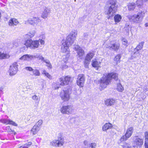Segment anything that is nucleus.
Returning a JSON list of instances; mask_svg holds the SVG:
<instances>
[{
    "instance_id": "f257e3e1",
    "label": "nucleus",
    "mask_w": 148,
    "mask_h": 148,
    "mask_svg": "<svg viewBox=\"0 0 148 148\" xmlns=\"http://www.w3.org/2000/svg\"><path fill=\"white\" fill-rule=\"evenodd\" d=\"M77 34V32L75 30H72L66 37V40H63L62 41L61 45V52L67 54L66 58H64L63 60L66 62L69 56V46L73 44L76 39Z\"/></svg>"
},
{
    "instance_id": "ddd939ff",
    "label": "nucleus",
    "mask_w": 148,
    "mask_h": 148,
    "mask_svg": "<svg viewBox=\"0 0 148 148\" xmlns=\"http://www.w3.org/2000/svg\"><path fill=\"white\" fill-rule=\"evenodd\" d=\"M110 42H109L108 45L106 46L107 48H109L110 49L113 50L115 51H117L119 49L120 47V44L118 42H116L110 45Z\"/></svg>"
},
{
    "instance_id": "de8ad7c7",
    "label": "nucleus",
    "mask_w": 148,
    "mask_h": 148,
    "mask_svg": "<svg viewBox=\"0 0 148 148\" xmlns=\"http://www.w3.org/2000/svg\"><path fill=\"white\" fill-rule=\"evenodd\" d=\"M123 148H131V146L126 143H125L124 145H123Z\"/></svg>"
},
{
    "instance_id": "39448f33",
    "label": "nucleus",
    "mask_w": 148,
    "mask_h": 148,
    "mask_svg": "<svg viewBox=\"0 0 148 148\" xmlns=\"http://www.w3.org/2000/svg\"><path fill=\"white\" fill-rule=\"evenodd\" d=\"M60 112L63 114H70L74 111L73 107L70 105L63 106L60 109Z\"/></svg>"
},
{
    "instance_id": "a19ab883",
    "label": "nucleus",
    "mask_w": 148,
    "mask_h": 148,
    "mask_svg": "<svg viewBox=\"0 0 148 148\" xmlns=\"http://www.w3.org/2000/svg\"><path fill=\"white\" fill-rule=\"evenodd\" d=\"M35 58H38L39 60H41L42 61H44V58L42 56L39 55H34Z\"/></svg>"
},
{
    "instance_id": "4d7b16f0",
    "label": "nucleus",
    "mask_w": 148,
    "mask_h": 148,
    "mask_svg": "<svg viewBox=\"0 0 148 148\" xmlns=\"http://www.w3.org/2000/svg\"><path fill=\"white\" fill-rule=\"evenodd\" d=\"M40 42L41 45H44L45 43L44 41L42 40H40Z\"/></svg>"
},
{
    "instance_id": "f8f14e48",
    "label": "nucleus",
    "mask_w": 148,
    "mask_h": 148,
    "mask_svg": "<svg viewBox=\"0 0 148 148\" xmlns=\"http://www.w3.org/2000/svg\"><path fill=\"white\" fill-rule=\"evenodd\" d=\"M85 80L84 75L83 74H79L78 75L77 80V84L80 87L83 86Z\"/></svg>"
},
{
    "instance_id": "412c9836",
    "label": "nucleus",
    "mask_w": 148,
    "mask_h": 148,
    "mask_svg": "<svg viewBox=\"0 0 148 148\" xmlns=\"http://www.w3.org/2000/svg\"><path fill=\"white\" fill-rule=\"evenodd\" d=\"M115 100L113 99H108L105 101V104L107 106H111L115 102Z\"/></svg>"
},
{
    "instance_id": "69168bd1",
    "label": "nucleus",
    "mask_w": 148,
    "mask_h": 148,
    "mask_svg": "<svg viewBox=\"0 0 148 148\" xmlns=\"http://www.w3.org/2000/svg\"><path fill=\"white\" fill-rule=\"evenodd\" d=\"M75 1H76V0H74Z\"/></svg>"
},
{
    "instance_id": "e2e57ef3",
    "label": "nucleus",
    "mask_w": 148,
    "mask_h": 148,
    "mask_svg": "<svg viewBox=\"0 0 148 148\" xmlns=\"http://www.w3.org/2000/svg\"><path fill=\"white\" fill-rule=\"evenodd\" d=\"M12 131V132H14V130H11Z\"/></svg>"
},
{
    "instance_id": "393cba45",
    "label": "nucleus",
    "mask_w": 148,
    "mask_h": 148,
    "mask_svg": "<svg viewBox=\"0 0 148 148\" xmlns=\"http://www.w3.org/2000/svg\"><path fill=\"white\" fill-rule=\"evenodd\" d=\"M40 127L38 126L37 125H35L31 130V132H32L33 135L36 134L37 132L40 130Z\"/></svg>"
},
{
    "instance_id": "680f3d73",
    "label": "nucleus",
    "mask_w": 148,
    "mask_h": 148,
    "mask_svg": "<svg viewBox=\"0 0 148 148\" xmlns=\"http://www.w3.org/2000/svg\"><path fill=\"white\" fill-rule=\"evenodd\" d=\"M19 148H25L24 147V146L23 145L22 146H20Z\"/></svg>"
},
{
    "instance_id": "5701e85b",
    "label": "nucleus",
    "mask_w": 148,
    "mask_h": 148,
    "mask_svg": "<svg viewBox=\"0 0 148 148\" xmlns=\"http://www.w3.org/2000/svg\"><path fill=\"white\" fill-rule=\"evenodd\" d=\"M112 125L110 123H106L102 127V130L103 131H106L109 129L112 128Z\"/></svg>"
},
{
    "instance_id": "423d86ee",
    "label": "nucleus",
    "mask_w": 148,
    "mask_h": 148,
    "mask_svg": "<svg viewBox=\"0 0 148 148\" xmlns=\"http://www.w3.org/2000/svg\"><path fill=\"white\" fill-rule=\"evenodd\" d=\"M134 131V128L133 127H130L128 128L125 134L123 136L120 138V140L121 142L126 140L132 135Z\"/></svg>"
},
{
    "instance_id": "8fccbe9b",
    "label": "nucleus",
    "mask_w": 148,
    "mask_h": 148,
    "mask_svg": "<svg viewBox=\"0 0 148 148\" xmlns=\"http://www.w3.org/2000/svg\"><path fill=\"white\" fill-rule=\"evenodd\" d=\"M24 69L30 71H32L33 69L31 67H26Z\"/></svg>"
},
{
    "instance_id": "c03bdc74",
    "label": "nucleus",
    "mask_w": 148,
    "mask_h": 148,
    "mask_svg": "<svg viewBox=\"0 0 148 148\" xmlns=\"http://www.w3.org/2000/svg\"><path fill=\"white\" fill-rule=\"evenodd\" d=\"M8 124L11 125L15 126H17V124L16 123L10 120H9Z\"/></svg>"
},
{
    "instance_id": "864d4df0",
    "label": "nucleus",
    "mask_w": 148,
    "mask_h": 148,
    "mask_svg": "<svg viewBox=\"0 0 148 148\" xmlns=\"http://www.w3.org/2000/svg\"><path fill=\"white\" fill-rule=\"evenodd\" d=\"M68 67V66L67 65L64 64L62 66V69L64 70L67 69Z\"/></svg>"
},
{
    "instance_id": "58836bf2",
    "label": "nucleus",
    "mask_w": 148,
    "mask_h": 148,
    "mask_svg": "<svg viewBox=\"0 0 148 148\" xmlns=\"http://www.w3.org/2000/svg\"><path fill=\"white\" fill-rule=\"evenodd\" d=\"M96 144L95 143H89L88 146V148H95L96 146Z\"/></svg>"
},
{
    "instance_id": "7c9ffc66",
    "label": "nucleus",
    "mask_w": 148,
    "mask_h": 148,
    "mask_svg": "<svg viewBox=\"0 0 148 148\" xmlns=\"http://www.w3.org/2000/svg\"><path fill=\"white\" fill-rule=\"evenodd\" d=\"M31 75L35 77L39 76L40 75L39 71L37 69H33L32 71V74Z\"/></svg>"
},
{
    "instance_id": "473e14b6",
    "label": "nucleus",
    "mask_w": 148,
    "mask_h": 148,
    "mask_svg": "<svg viewBox=\"0 0 148 148\" xmlns=\"http://www.w3.org/2000/svg\"><path fill=\"white\" fill-rule=\"evenodd\" d=\"M121 54H118L114 58V60L116 62L117 64L120 62V59L121 58Z\"/></svg>"
},
{
    "instance_id": "4c0bfd02",
    "label": "nucleus",
    "mask_w": 148,
    "mask_h": 148,
    "mask_svg": "<svg viewBox=\"0 0 148 148\" xmlns=\"http://www.w3.org/2000/svg\"><path fill=\"white\" fill-rule=\"evenodd\" d=\"M32 99L35 101H39L40 100V97L37 95H33L32 96Z\"/></svg>"
},
{
    "instance_id": "37998d69",
    "label": "nucleus",
    "mask_w": 148,
    "mask_h": 148,
    "mask_svg": "<svg viewBox=\"0 0 148 148\" xmlns=\"http://www.w3.org/2000/svg\"><path fill=\"white\" fill-rule=\"evenodd\" d=\"M122 43L123 45H124L125 47L127 46V40L125 39H123L122 40Z\"/></svg>"
},
{
    "instance_id": "09e8293b",
    "label": "nucleus",
    "mask_w": 148,
    "mask_h": 148,
    "mask_svg": "<svg viewBox=\"0 0 148 148\" xmlns=\"http://www.w3.org/2000/svg\"><path fill=\"white\" fill-rule=\"evenodd\" d=\"M145 142L146 143L147 142H148V132H146L145 133Z\"/></svg>"
},
{
    "instance_id": "0e129e2a",
    "label": "nucleus",
    "mask_w": 148,
    "mask_h": 148,
    "mask_svg": "<svg viewBox=\"0 0 148 148\" xmlns=\"http://www.w3.org/2000/svg\"><path fill=\"white\" fill-rule=\"evenodd\" d=\"M8 128H9V127H9V126H8Z\"/></svg>"
},
{
    "instance_id": "9b49d317",
    "label": "nucleus",
    "mask_w": 148,
    "mask_h": 148,
    "mask_svg": "<svg viewBox=\"0 0 148 148\" xmlns=\"http://www.w3.org/2000/svg\"><path fill=\"white\" fill-rule=\"evenodd\" d=\"M60 96L62 100L64 101H68L70 99V95L68 90H63L60 94Z\"/></svg>"
},
{
    "instance_id": "72a5a7b5",
    "label": "nucleus",
    "mask_w": 148,
    "mask_h": 148,
    "mask_svg": "<svg viewBox=\"0 0 148 148\" xmlns=\"http://www.w3.org/2000/svg\"><path fill=\"white\" fill-rule=\"evenodd\" d=\"M42 73L44 74L48 78L50 79H51L52 76L49 74L45 70H44L42 72Z\"/></svg>"
},
{
    "instance_id": "b1692460",
    "label": "nucleus",
    "mask_w": 148,
    "mask_h": 148,
    "mask_svg": "<svg viewBox=\"0 0 148 148\" xmlns=\"http://www.w3.org/2000/svg\"><path fill=\"white\" fill-rule=\"evenodd\" d=\"M31 49H35L38 48L39 46V41L38 40L32 41V40Z\"/></svg>"
},
{
    "instance_id": "5fc2aeb1",
    "label": "nucleus",
    "mask_w": 148,
    "mask_h": 148,
    "mask_svg": "<svg viewBox=\"0 0 148 148\" xmlns=\"http://www.w3.org/2000/svg\"><path fill=\"white\" fill-rule=\"evenodd\" d=\"M28 48L27 46L24 45L21 47V49L23 50H26Z\"/></svg>"
},
{
    "instance_id": "e433bc0d",
    "label": "nucleus",
    "mask_w": 148,
    "mask_h": 148,
    "mask_svg": "<svg viewBox=\"0 0 148 148\" xmlns=\"http://www.w3.org/2000/svg\"><path fill=\"white\" fill-rule=\"evenodd\" d=\"M136 4L138 7L140 8L143 5V0H137L136 1Z\"/></svg>"
},
{
    "instance_id": "bb28decb",
    "label": "nucleus",
    "mask_w": 148,
    "mask_h": 148,
    "mask_svg": "<svg viewBox=\"0 0 148 148\" xmlns=\"http://www.w3.org/2000/svg\"><path fill=\"white\" fill-rule=\"evenodd\" d=\"M10 57V56L8 54H5L0 51V59H3L8 58Z\"/></svg>"
},
{
    "instance_id": "f3484780",
    "label": "nucleus",
    "mask_w": 148,
    "mask_h": 148,
    "mask_svg": "<svg viewBox=\"0 0 148 148\" xmlns=\"http://www.w3.org/2000/svg\"><path fill=\"white\" fill-rule=\"evenodd\" d=\"M34 58H35L34 56L30 54H25L21 57L19 59L22 60L29 61Z\"/></svg>"
},
{
    "instance_id": "13d9d810",
    "label": "nucleus",
    "mask_w": 148,
    "mask_h": 148,
    "mask_svg": "<svg viewBox=\"0 0 148 148\" xmlns=\"http://www.w3.org/2000/svg\"><path fill=\"white\" fill-rule=\"evenodd\" d=\"M145 148H148V142H147L146 143L145 142Z\"/></svg>"
},
{
    "instance_id": "f704fd0d",
    "label": "nucleus",
    "mask_w": 148,
    "mask_h": 148,
    "mask_svg": "<svg viewBox=\"0 0 148 148\" xmlns=\"http://www.w3.org/2000/svg\"><path fill=\"white\" fill-rule=\"evenodd\" d=\"M10 119H1L0 120V122L6 125L8 124Z\"/></svg>"
},
{
    "instance_id": "0eeeda50",
    "label": "nucleus",
    "mask_w": 148,
    "mask_h": 148,
    "mask_svg": "<svg viewBox=\"0 0 148 148\" xmlns=\"http://www.w3.org/2000/svg\"><path fill=\"white\" fill-rule=\"evenodd\" d=\"M18 65L17 62H14L10 67L8 72L10 76H13L16 75L18 70Z\"/></svg>"
},
{
    "instance_id": "cd10ccee",
    "label": "nucleus",
    "mask_w": 148,
    "mask_h": 148,
    "mask_svg": "<svg viewBox=\"0 0 148 148\" xmlns=\"http://www.w3.org/2000/svg\"><path fill=\"white\" fill-rule=\"evenodd\" d=\"M116 89L117 91L120 92H122L124 90L123 87L120 83V81L117 84Z\"/></svg>"
},
{
    "instance_id": "4be33fe9",
    "label": "nucleus",
    "mask_w": 148,
    "mask_h": 148,
    "mask_svg": "<svg viewBox=\"0 0 148 148\" xmlns=\"http://www.w3.org/2000/svg\"><path fill=\"white\" fill-rule=\"evenodd\" d=\"M62 84L60 81L56 83H53L52 84V88L54 89H58L61 86H62Z\"/></svg>"
},
{
    "instance_id": "a211bd4d",
    "label": "nucleus",
    "mask_w": 148,
    "mask_h": 148,
    "mask_svg": "<svg viewBox=\"0 0 148 148\" xmlns=\"http://www.w3.org/2000/svg\"><path fill=\"white\" fill-rule=\"evenodd\" d=\"M18 23V21L15 18H11L8 21L9 26L11 27L16 26Z\"/></svg>"
},
{
    "instance_id": "dca6fc26",
    "label": "nucleus",
    "mask_w": 148,
    "mask_h": 148,
    "mask_svg": "<svg viewBox=\"0 0 148 148\" xmlns=\"http://www.w3.org/2000/svg\"><path fill=\"white\" fill-rule=\"evenodd\" d=\"M27 21L29 23L34 25H37L40 21V20L38 17H33L32 18L29 19Z\"/></svg>"
},
{
    "instance_id": "2eb2a0df",
    "label": "nucleus",
    "mask_w": 148,
    "mask_h": 148,
    "mask_svg": "<svg viewBox=\"0 0 148 148\" xmlns=\"http://www.w3.org/2000/svg\"><path fill=\"white\" fill-rule=\"evenodd\" d=\"M74 49L77 51V55L79 58H82L84 53V51L79 46L77 45L75 46Z\"/></svg>"
},
{
    "instance_id": "7ed1b4c3",
    "label": "nucleus",
    "mask_w": 148,
    "mask_h": 148,
    "mask_svg": "<svg viewBox=\"0 0 148 148\" xmlns=\"http://www.w3.org/2000/svg\"><path fill=\"white\" fill-rule=\"evenodd\" d=\"M146 11L145 10L140 11L137 14L132 15H129L128 18L129 20L131 22L136 23H140L145 16Z\"/></svg>"
},
{
    "instance_id": "a878e982",
    "label": "nucleus",
    "mask_w": 148,
    "mask_h": 148,
    "mask_svg": "<svg viewBox=\"0 0 148 148\" xmlns=\"http://www.w3.org/2000/svg\"><path fill=\"white\" fill-rule=\"evenodd\" d=\"M95 55V54L93 52H89L87 54L85 58L90 61Z\"/></svg>"
},
{
    "instance_id": "79ce46f5",
    "label": "nucleus",
    "mask_w": 148,
    "mask_h": 148,
    "mask_svg": "<svg viewBox=\"0 0 148 148\" xmlns=\"http://www.w3.org/2000/svg\"><path fill=\"white\" fill-rule=\"evenodd\" d=\"M32 143L31 142H29L27 143L24 144L23 145L25 148H28L30 146L32 145Z\"/></svg>"
},
{
    "instance_id": "9d476101",
    "label": "nucleus",
    "mask_w": 148,
    "mask_h": 148,
    "mask_svg": "<svg viewBox=\"0 0 148 148\" xmlns=\"http://www.w3.org/2000/svg\"><path fill=\"white\" fill-rule=\"evenodd\" d=\"M144 44V42H142L139 43L136 47L134 49V51L135 52L134 53L133 57L136 58L137 56H138L140 55V53L138 51L140 50H141L143 48V45Z\"/></svg>"
},
{
    "instance_id": "c85d7f7f",
    "label": "nucleus",
    "mask_w": 148,
    "mask_h": 148,
    "mask_svg": "<svg viewBox=\"0 0 148 148\" xmlns=\"http://www.w3.org/2000/svg\"><path fill=\"white\" fill-rule=\"evenodd\" d=\"M122 18L121 16L118 14L115 15L114 17V21L116 23H118L120 22Z\"/></svg>"
},
{
    "instance_id": "6ab92c4d",
    "label": "nucleus",
    "mask_w": 148,
    "mask_h": 148,
    "mask_svg": "<svg viewBox=\"0 0 148 148\" xmlns=\"http://www.w3.org/2000/svg\"><path fill=\"white\" fill-rule=\"evenodd\" d=\"M50 13L49 9L46 7L44 8V10L41 15V17L43 18H46Z\"/></svg>"
},
{
    "instance_id": "2f4dec72",
    "label": "nucleus",
    "mask_w": 148,
    "mask_h": 148,
    "mask_svg": "<svg viewBox=\"0 0 148 148\" xmlns=\"http://www.w3.org/2000/svg\"><path fill=\"white\" fill-rule=\"evenodd\" d=\"M32 40H27L25 41L24 44V45L27 46L28 47H29L31 48V45Z\"/></svg>"
},
{
    "instance_id": "c9c22d12",
    "label": "nucleus",
    "mask_w": 148,
    "mask_h": 148,
    "mask_svg": "<svg viewBox=\"0 0 148 148\" xmlns=\"http://www.w3.org/2000/svg\"><path fill=\"white\" fill-rule=\"evenodd\" d=\"M90 61L87 60L85 58L84 61V64L85 67L86 68H87L88 67V65L89 64Z\"/></svg>"
},
{
    "instance_id": "bf43d9fd",
    "label": "nucleus",
    "mask_w": 148,
    "mask_h": 148,
    "mask_svg": "<svg viewBox=\"0 0 148 148\" xmlns=\"http://www.w3.org/2000/svg\"><path fill=\"white\" fill-rule=\"evenodd\" d=\"M44 61L47 64H49V63H50L49 61L48 60H44L43 61Z\"/></svg>"
},
{
    "instance_id": "6e6d98bb",
    "label": "nucleus",
    "mask_w": 148,
    "mask_h": 148,
    "mask_svg": "<svg viewBox=\"0 0 148 148\" xmlns=\"http://www.w3.org/2000/svg\"><path fill=\"white\" fill-rule=\"evenodd\" d=\"M47 66L49 68L51 69L52 68V66L50 63L47 64Z\"/></svg>"
},
{
    "instance_id": "c756f323",
    "label": "nucleus",
    "mask_w": 148,
    "mask_h": 148,
    "mask_svg": "<svg viewBox=\"0 0 148 148\" xmlns=\"http://www.w3.org/2000/svg\"><path fill=\"white\" fill-rule=\"evenodd\" d=\"M135 4L134 3H130L128 5V10L130 11L133 10L135 9Z\"/></svg>"
},
{
    "instance_id": "a18cd8bd",
    "label": "nucleus",
    "mask_w": 148,
    "mask_h": 148,
    "mask_svg": "<svg viewBox=\"0 0 148 148\" xmlns=\"http://www.w3.org/2000/svg\"><path fill=\"white\" fill-rule=\"evenodd\" d=\"M8 124L11 125L15 126H17V124L16 123L10 120H9Z\"/></svg>"
},
{
    "instance_id": "20e7f679",
    "label": "nucleus",
    "mask_w": 148,
    "mask_h": 148,
    "mask_svg": "<svg viewBox=\"0 0 148 148\" xmlns=\"http://www.w3.org/2000/svg\"><path fill=\"white\" fill-rule=\"evenodd\" d=\"M116 0H109V6L106 11V14L108 16V18L112 17L117 11V6L116 4Z\"/></svg>"
},
{
    "instance_id": "6e6552de",
    "label": "nucleus",
    "mask_w": 148,
    "mask_h": 148,
    "mask_svg": "<svg viewBox=\"0 0 148 148\" xmlns=\"http://www.w3.org/2000/svg\"><path fill=\"white\" fill-rule=\"evenodd\" d=\"M133 140L132 143L134 146H141L143 144V140L138 136H135L131 138Z\"/></svg>"
},
{
    "instance_id": "49530a36",
    "label": "nucleus",
    "mask_w": 148,
    "mask_h": 148,
    "mask_svg": "<svg viewBox=\"0 0 148 148\" xmlns=\"http://www.w3.org/2000/svg\"><path fill=\"white\" fill-rule=\"evenodd\" d=\"M42 120H40L36 123V125H37L38 126H39V127H40V126L42 124Z\"/></svg>"
},
{
    "instance_id": "4468645a",
    "label": "nucleus",
    "mask_w": 148,
    "mask_h": 148,
    "mask_svg": "<svg viewBox=\"0 0 148 148\" xmlns=\"http://www.w3.org/2000/svg\"><path fill=\"white\" fill-rule=\"evenodd\" d=\"M64 143L63 138H60V140H54L50 143V145L53 146H58L60 147L62 146Z\"/></svg>"
},
{
    "instance_id": "aec40b11",
    "label": "nucleus",
    "mask_w": 148,
    "mask_h": 148,
    "mask_svg": "<svg viewBox=\"0 0 148 148\" xmlns=\"http://www.w3.org/2000/svg\"><path fill=\"white\" fill-rule=\"evenodd\" d=\"M101 62L98 61L97 59H94L92 61V65L95 68H98L100 66Z\"/></svg>"
},
{
    "instance_id": "ea45409f",
    "label": "nucleus",
    "mask_w": 148,
    "mask_h": 148,
    "mask_svg": "<svg viewBox=\"0 0 148 148\" xmlns=\"http://www.w3.org/2000/svg\"><path fill=\"white\" fill-rule=\"evenodd\" d=\"M35 33V31L32 30L31 31L28 33V35L30 37H32L34 36Z\"/></svg>"
},
{
    "instance_id": "052dcab7",
    "label": "nucleus",
    "mask_w": 148,
    "mask_h": 148,
    "mask_svg": "<svg viewBox=\"0 0 148 148\" xmlns=\"http://www.w3.org/2000/svg\"><path fill=\"white\" fill-rule=\"evenodd\" d=\"M145 25L146 27H148V22L145 24Z\"/></svg>"
},
{
    "instance_id": "1a4fd4ad",
    "label": "nucleus",
    "mask_w": 148,
    "mask_h": 148,
    "mask_svg": "<svg viewBox=\"0 0 148 148\" xmlns=\"http://www.w3.org/2000/svg\"><path fill=\"white\" fill-rule=\"evenodd\" d=\"M63 86L68 85L69 83L71 82L72 80L71 77L67 76L62 77L59 79Z\"/></svg>"
},
{
    "instance_id": "f03ea898",
    "label": "nucleus",
    "mask_w": 148,
    "mask_h": 148,
    "mask_svg": "<svg viewBox=\"0 0 148 148\" xmlns=\"http://www.w3.org/2000/svg\"><path fill=\"white\" fill-rule=\"evenodd\" d=\"M112 79H113L116 80H118V74L116 73H113L104 74L103 76L99 81V88L100 90L101 91L106 88L107 86L110 83V81Z\"/></svg>"
},
{
    "instance_id": "603ef678",
    "label": "nucleus",
    "mask_w": 148,
    "mask_h": 148,
    "mask_svg": "<svg viewBox=\"0 0 148 148\" xmlns=\"http://www.w3.org/2000/svg\"><path fill=\"white\" fill-rule=\"evenodd\" d=\"M83 143H84V144L85 146H87V147H88V145L89 144V143L88 141L86 140H84V141Z\"/></svg>"
},
{
    "instance_id": "3c124183",
    "label": "nucleus",
    "mask_w": 148,
    "mask_h": 148,
    "mask_svg": "<svg viewBox=\"0 0 148 148\" xmlns=\"http://www.w3.org/2000/svg\"><path fill=\"white\" fill-rule=\"evenodd\" d=\"M4 44L3 43H0V50L4 49Z\"/></svg>"
}]
</instances>
